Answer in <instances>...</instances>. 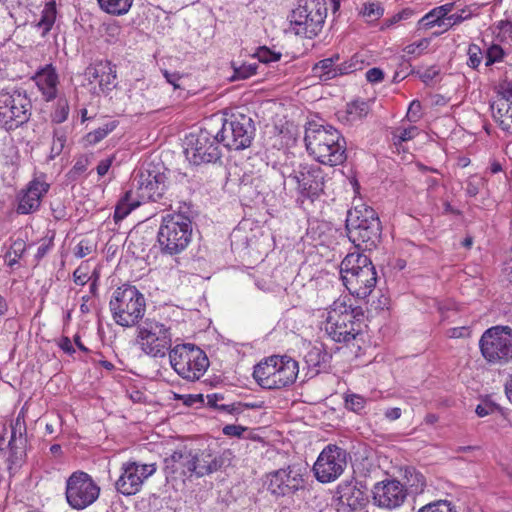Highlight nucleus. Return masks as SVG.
<instances>
[{"mask_svg": "<svg viewBox=\"0 0 512 512\" xmlns=\"http://www.w3.org/2000/svg\"><path fill=\"white\" fill-rule=\"evenodd\" d=\"M67 142V131L65 128H55L53 131V141L51 145L50 158L59 156Z\"/></svg>", "mask_w": 512, "mask_h": 512, "instance_id": "obj_38", "label": "nucleus"}, {"mask_svg": "<svg viewBox=\"0 0 512 512\" xmlns=\"http://www.w3.org/2000/svg\"><path fill=\"white\" fill-rule=\"evenodd\" d=\"M31 109V100L25 92H0V125L6 131H13L27 123L31 117Z\"/></svg>", "mask_w": 512, "mask_h": 512, "instance_id": "obj_11", "label": "nucleus"}, {"mask_svg": "<svg viewBox=\"0 0 512 512\" xmlns=\"http://www.w3.org/2000/svg\"><path fill=\"white\" fill-rule=\"evenodd\" d=\"M192 455H195L193 473L197 477L212 474L220 470L225 463L222 455L208 447L204 449L192 447Z\"/></svg>", "mask_w": 512, "mask_h": 512, "instance_id": "obj_26", "label": "nucleus"}, {"mask_svg": "<svg viewBox=\"0 0 512 512\" xmlns=\"http://www.w3.org/2000/svg\"><path fill=\"white\" fill-rule=\"evenodd\" d=\"M116 122L112 121L104 124L102 127L95 129L94 131L87 134V141L90 144H97L104 139L109 133L116 128Z\"/></svg>", "mask_w": 512, "mask_h": 512, "instance_id": "obj_43", "label": "nucleus"}, {"mask_svg": "<svg viewBox=\"0 0 512 512\" xmlns=\"http://www.w3.org/2000/svg\"><path fill=\"white\" fill-rule=\"evenodd\" d=\"M347 466L345 449L329 444L319 454L313 466L316 479L321 483H330L339 478Z\"/></svg>", "mask_w": 512, "mask_h": 512, "instance_id": "obj_16", "label": "nucleus"}, {"mask_svg": "<svg viewBox=\"0 0 512 512\" xmlns=\"http://www.w3.org/2000/svg\"><path fill=\"white\" fill-rule=\"evenodd\" d=\"M156 472V464H143L128 461L121 466V474L115 482L117 492L125 495H135L140 491L144 482Z\"/></svg>", "mask_w": 512, "mask_h": 512, "instance_id": "obj_17", "label": "nucleus"}, {"mask_svg": "<svg viewBox=\"0 0 512 512\" xmlns=\"http://www.w3.org/2000/svg\"><path fill=\"white\" fill-rule=\"evenodd\" d=\"M360 13L367 21H376L384 14V8L378 1L368 2L363 4Z\"/></svg>", "mask_w": 512, "mask_h": 512, "instance_id": "obj_41", "label": "nucleus"}, {"mask_svg": "<svg viewBox=\"0 0 512 512\" xmlns=\"http://www.w3.org/2000/svg\"><path fill=\"white\" fill-rule=\"evenodd\" d=\"M406 118L408 121L415 123L421 118V103L418 100H413L406 113Z\"/></svg>", "mask_w": 512, "mask_h": 512, "instance_id": "obj_55", "label": "nucleus"}, {"mask_svg": "<svg viewBox=\"0 0 512 512\" xmlns=\"http://www.w3.org/2000/svg\"><path fill=\"white\" fill-rule=\"evenodd\" d=\"M483 358L492 365H504L512 359V329L494 326L487 329L479 340Z\"/></svg>", "mask_w": 512, "mask_h": 512, "instance_id": "obj_10", "label": "nucleus"}, {"mask_svg": "<svg viewBox=\"0 0 512 512\" xmlns=\"http://www.w3.org/2000/svg\"><path fill=\"white\" fill-rule=\"evenodd\" d=\"M363 320L364 311L360 306L353 307L339 298L327 310L324 331L333 341L349 344L362 334Z\"/></svg>", "mask_w": 512, "mask_h": 512, "instance_id": "obj_2", "label": "nucleus"}, {"mask_svg": "<svg viewBox=\"0 0 512 512\" xmlns=\"http://www.w3.org/2000/svg\"><path fill=\"white\" fill-rule=\"evenodd\" d=\"M167 177L160 167L148 163L135 173L132 187L142 202H157L164 198L167 191Z\"/></svg>", "mask_w": 512, "mask_h": 512, "instance_id": "obj_14", "label": "nucleus"}, {"mask_svg": "<svg viewBox=\"0 0 512 512\" xmlns=\"http://www.w3.org/2000/svg\"><path fill=\"white\" fill-rule=\"evenodd\" d=\"M471 16L470 11L465 9L461 10L460 13H453L446 17V30L451 28L456 24H460L464 20L468 19Z\"/></svg>", "mask_w": 512, "mask_h": 512, "instance_id": "obj_53", "label": "nucleus"}, {"mask_svg": "<svg viewBox=\"0 0 512 512\" xmlns=\"http://www.w3.org/2000/svg\"><path fill=\"white\" fill-rule=\"evenodd\" d=\"M163 76L165 77L166 81L173 86V88L181 89V75L177 72H169L167 70L163 71Z\"/></svg>", "mask_w": 512, "mask_h": 512, "instance_id": "obj_59", "label": "nucleus"}, {"mask_svg": "<svg viewBox=\"0 0 512 512\" xmlns=\"http://www.w3.org/2000/svg\"><path fill=\"white\" fill-rule=\"evenodd\" d=\"M247 430L246 427L235 424H228L223 427L222 432L228 437H242L243 433Z\"/></svg>", "mask_w": 512, "mask_h": 512, "instance_id": "obj_56", "label": "nucleus"}, {"mask_svg": "<svg viewBox=\"0 0 512 512\" xmlns=\"http://www.w3.org/2000/svg\"><path fill=\"white\" fill-rule=\"evenodd\" d=\"M192 447L184 445L175 450L169 457L164 459V472L167 479H182L186 476H192L193 459Z\"/></svg>", "mask_w": 512, "mask_h": 512, "instance_id": "obj_22", "label": "nucleus"}, {"mask_svg": "<svg viewBox=\"0 0 512 512\" xmlns=\"http://www.w3.org/2000/svg\"><path fill=\"white\" fill-rule=\"evenodd\" d=\"M45 101H52L57 97L59 84L58 74L52 64L41 67L33 77Z\"/></svg>", "mask_w": 512, "mask_h": 512, "instance_id": "obj_28", "label": "nucleus"}, {"mask_svg": "<svg viewBox=\"0 0 512 512\" xmlns=\"http://www.w3.org/2000/svg\"><path fill=\"white\" fill-rule=\"evenodd\" d=\"M346 112L350 121L361 120L369 112V105L365 101H353L347 105Z\"/></svg>", "mask_w": 512, "mask_h": 512, "instance_id": "obj_40", "label": "nucleus"}, {"mask_svg": "<svg viewBox=\"0 0 512 512\" xmlns=\"http://www.w3.org/2000/svg\"><path fill=\"white\" fill-rule=\"evenodd\" d=\"M53 246V243H52V240H45L44 242H42L38 249H37V252L35 254V259L37 262H39L43 257L46 256V254L51 250Z\"/></svg>", "mask_w": 512, "mask_h": 512, "instance_id": "obj_62", "label": "nucleus"}, {"mask_svg": "<svg viewBox=\"0 0 512 512\" xmlns=\"http://www.w3.org/2000/svg\"><path fill=\"white\" fill-rule=\"evenodd\" d=\"M358 482L354 479L343 481L337 487V495L339 503L355 511L362 508L367 502V496L363 486H358Z\"/></svg>", "mask_w": 512, "mask_h": 512, "instance_id": "obj_27", "label": "nucleus"}, {"mask_svg": "<svg viewBox=\"0 0 512 512\" xmlns=\"http://www.w3.org/2000/svg\"><path fill=\"white\" fill-rule=\"evenodd\" d=\"M69 104L66 98H59L54 111L51 113V121L55 124L63 123L69 115Z\"/></svg>", "mask_w": 512, "mask_h": 512, "instance_id": "obj_42", "label": "nucleus"}, {"mask_svg": "<svg viewBox=\"0 0 512 512\" xmlns=\"http://www.w3.org/2000/svg\"><path fill=\"white\" fill-rule=\"evenodd\" d=\"M469 329L465 326L449 328L446 335L449 338H464L469 336Z\"/></svg>", "mask_w": 512, "mask_h": 512, "instance_id": "obj_61", "label": "nucleus"}, {"mask_svg": "<svg viewBox=\"0 0 512 512\" xmlns=\"http://www.w3.org/2000/svg\"><path fill=\"white\" fill-rule=\"evenodd\" d=\"M253 120L244 114H232L224 119L221 129L216 133L220 143L229 150H243L248 148L255 136Z\"/></svg>", "mask_w": 512, "mask_h": 512, "instance_id": "obj_12", "label": "nucleus"}, {"mask_svg": "<svg viewBox=\"0 0 512 512\" xmlns=\"http://www.w3.org/2000/svg\"><path fill=\"white\" fill-rule=\"evenodd\" d=\"M220 144L217 133L202 128L186 137V158L195 165L214 163L221 157Z\"/></svg>", "mask_w": 512, "mask_h": 512, "instance_id": "obj_13", "label": "nucleus"}, {"mask_svg": "<svg viewBox=\"0 0 512 512\" xmlns=\"http://www.w3.org/2000/svg\"><path fill=\"white\" fill-rule=\"evenodd\" d=\"M109 308L115 323L129 328L141 322L146 311V301L135 286L125 284L113 292Z\"/></svg>", "mask_w": 512, "mask_h": 512, "instance_id": "obj_6", "label": "nucleus"}, {"mask_svg": "<svg viewBox=\"0 0 512 512\" xmlns=\"http://www.w3.org/2000/svg\"><path fill=\"white\" fill-rule=\"evenodd\" d=\"M73 280L75 284L81 286L85 285L86 282L88 281L87 273L83 271V268L81 266L74 271Z\"/></svg>", "mask_w": 512, "mask_h": 512, "instance_id": "obj_64", "label": "nucleus"}, {"mask_svg": "<svg viewBox=\"0 0 512 512\" xmlns=\"http://www.w3.org/2000/svg\"><path fill=\"white\" fill-rule=\"evenodd\" d=\"M256 69L255 64H244L234 70L233 79H247L256 73Z\"/></svg>", "mask_w": 512, "mask_h": 512, "instance_id": "obj_54", "label": "nucleus"}, {"mask_svg": "<svg viewBox=\"0 0 512 512\" xmlns=\"http://www.w3.org/2000/svg\"><path fill=\"white\" fill-rule=\"evenodd\" d=\"M299 372L298 362L288 356H278L275 389L293 384Z\"/></svg>", "mask_w": 512, "mask_h": 512, "instance_id": "obj_30", "label": "nucleus"}, {"mask_svg": "<svg viewBox=\"0 0 512 512\" xmlns=\"http://www.w3.org/2000/svg\"><path fill=\"white\" fill-rule=\"evenodd\" d=\"M439 73L440 70L436 66H431L419 73V77L425 84H429Z\"/></svg>", "mask_w": 512, "mask_h": 512, "instance_id": "obj_58", "label": "nucleus"}, {"mask_svg": "<svg viewBox=\"0 0 512 512\" xmlns=\"http://www.w3.org/2000/svg\"><path fill=\"white\" fill-rule=\"evenodd\" d=\"M100 8L112 15L126 14L132 4L133 0H97Z\"/></svg>", "mask_w": 512, "mask_h": 512, "instance_id": "obj_35", "label": "nucleus"}, {"mask_svg": "<svg viewBox=\"0 0 512 512\" xmlns=\"http://www.w3.org/2000/svg\"><path fill=\"white\" fill-rule=\"evenodd\" d=\"M431 40L429 38H423L418 42L408 44L403 48V52L407 55L419 57L426 52Z\"/></svg>", "mask_w": 512, "mask_h": 512, "instance_id": "obj_45", "label": "nucleus"}, {"mask_svg": "<svg viewBox=\"0 0 512 512\" xmlns=\"http://www.w3.org/2000/svg\"><path fill=\"white\" fill-rule=\"evenodd\" d=\"M88 167V159L86 157H80L76 160L71 173L80 175L87 170Z\"/></svg>", "mask_w": 512, "mask_h": 512, "instance_id": "obj_63", "label": "nucleus"}, {"mask_svg": "<svg viewBox=\"0 0 512 512\" xmlns=\"http://www.w3.org/2000/svg\"><path fill=\"white\" fill-rule=\"evenodd\" d=\"M413 15V10L406 8L402 11L394 14L390 18L386 19L384 22V27L389 28L403 20L409 19Z\"/></svg>", "mask_w": 512, "mask_h": 512, "instance_id": "obj_52", "label": "nucleus"}, {"mask_svg": "<svg viewBox=\"0 0 512 512\" xmlns=\"http://www.w3.org/2000/svg\"><path fill=\"white\" fill-rule=\"evenodd\" d=\"M490 108L499 126L512 133V83L501 86L497 99L491 103Z\"/></svg>", "mask_w": 512, "mask_h": 512, "instance_id": "obj_24", "label": "nucleus"}, {"mask_svg": "<svg viewBox=\"0 0 512 512\" xmlns=\"http://www.w3.org/2000/svg\"><path fill=\"white\" fill-rule=\"evenodd\" d=\"M304 141L308 154L321 164L333 167L346 161L345 138L331 125L308 122Z\"/></svg>", "mask_w": 512, "mask_h": 512, "instance_id": "obj_1", "label": "nucleus"}, {"mask_svg": "<svg viewBox=\"0 0 512 512\" xmlns=\"http://www.w3.org/2000/svg\"><path fill=\"white\" fill-rule=\"evenodd\" d=\"M337 76L350 74L358 69H361V62L354 56L349 61L341 64H336Z\"/></svg>", "mask_w": 512, "mask_h": 512, "instance_id": "obj_50", "label": "nucleus"}, {"mask_svg": "<svg viewBox=\"0 0 512 512\" xmlns=\"http://www.w3.org/2000/svg\"><path fill=\"white\" fill-rule=\"evenodd\" d=\"M255 56L258 58V60L260 62L269 64V63L276 62V61L280 60L281 53L273 51L266 46H263V47H259L256 50Z\"/></svg>", "mask_w": 512, "mask_h": 512, "instance_id": "obj_49", "label": "nucleus"}, {"mask_svg": "<svg viewBox=\"0 0 512 512\" xmlns=\"http://www.w3.org/2000/svg\"><path fill=\"white\" fill-rule=\"evenodd\" d=\"M366 79L370 83H379L384 79V72L377 67L371 68L366 72Z\"/></svg>", "mask_w": 512, "mask_h": 512, "instance_id": "obj_60", "label": "nucleus"}, {"mask_svg": "<svg viewBox=\"0 0 512 512\" xmlns=\"http://www.w3.org/2000/svg\"><path fill=\"white\" fill-rule=\"evenodd\" d=\"M136 342L146 355L163 358L172 349L171 327L154 318H145L137 325Z\"/></svg>", "mask_w": 512, "mask_h": 512, "instance_id": "obj_8", "label": "nucleus"}, {"mask_svg": "<svg viewBox=\"0 0 512 512\" xmlns=\"http://www.w3.org/2000/svg\"><path fill=\"white\" fill-rule=\"evenodd\" d=\"M49 189L50 184L44 176L32 179L17 195V213L27 215L36 212Z\"/></svg>", "mask_w": 512, "mask_h": 512, "instance_id": "obj_20", "label": "nucleus"}, {"mask_svg": "<svg viewBox=\"0 0 512 512\" xmlns=\"http://www.w3.org/2000/svg\"><path fill=\"white\" fill-rule=\"evenodd\" d=\"M439 9L437 7L430 10L426 13L419 21L418 28L419 29H431L435 26H445L446 27V17L442 15V12H438Z\"/></svg>", "mask_w": 512, "mask_h": 512, "instance_id": "obj_36", "label": "nucleus"}, {"mask_svg": "<svg viewBox=\"0 0 512 512\" xmlns=\"http://www.w3.org/2000/svg\"><path fill=\"white\" fill-rule=\"evenodd\" d=\"M341 279L352 295L364 299L371 294L377 273L370 258L361 253H350L340 264Z\"/></svg>", "mask_w": 512, "mask_h": 512, "instance_id": "obj_4", "label": "nucleus"}, {"mask_svg": "<svg viewBox=\"0 0 512 512\" xmlns=\"http://www.w3.org/2000/svg\"><path fill=\"white\" fill-rule=\"evenodd\" d=\"M56 14L55 1L47 2L42 10L41 18L37 23V26L42 29V36H45L51 30L56 20Z\"/></svg>", "mask_w": 512, "mask_h": 512, "instance_id": "obj_34", "label": "nucleus"}, {"mask_svg": "<svg viewBox=\"0 0 512 512\" xmlns=\"http://www.w3.org/2000/svg\"><path fill=\"white\" fill-rule=\"evenodd\" d=\"M483 185V179L476 176L470 177L466 182L465 192L469 197H475Z\"/></svg>", "mask_w": 512, "mask_h": 512, "instance_id": "obj_51", "label": "nucleus"}, {"mask_svg": "<svg viewBox=\"0 0 512 512\" xmlns=\"http://www.w3.org/2000/svg\"><path fill=\"white\" fill-rule=\"evenodd\" d=\"M339 8L340 0H299L289 16V30L311 39L321 32L328 10L335 14Z\"/></svg>", "mask_w": 512, "mask_h": 512, "instance_id": "obj_3", "label": "nucleus"}, {"mask_svg": "<svg viewBox=\"0 0 512 512\" xmlns=\"http://www.w3.org/2000/svg\"><path fill=\"white\" fill-rule=\"evenodd\" d=\"M372 495L374 505L381 509L394 510L404 504L408 493L400 481L385 479L374 485Z\"/></svg>", "mask_w": 512, "mask_h": 512, "instance_id": "obj_19", "label": "nucleus"}, {"mask_svg": "<svg viewBox=\"0 0 512 512\" xmlns=\"http://www.w3.org/2000/svg\"><path fill=\"white\" fill-rule=\"evenodd\" d=\"M90 82H98L102 92L108 93L116 86V66L110 61L101 60L90 64L84 72Z\"/></svg>", "mask_w": 512, "mask_h": 512, "instance_id": "obj_25", "label": "nucleus"}, {"mask_svg": "<svg viewBox=\"0 0 512 512\" xmlns=\"http://www.w3.org/2000/svg\"><path fill=\"white\" fill-rule=\"evenodd\" d=\"M505 51L498 44L490 45L485 52V66L489 67L495 63L503 61Z\"/></svg>", "mask_w": 512, "mask_h": 512, "instance_id": "obj_44", "label": "nucleus"}, {"mask_svg": "<svg viewBox=\"0 0 512 512\" xmlns=\"http://www.w3.org/2000/svg\"><path fill=\"white\" fill-rule=\"evenodd\" d=\"M11 435L8 442L7 462L8 468L18 465L25 456L26 448V423L20 414L10 424Z\"/></svg>", "mask_w": 512, "mask_h": 512, "instance_id": "obj_23", "label": "nucleus"}, {"mask_svg": "<svg viewBox=\"0 0 512 512\" xmlns=\"http://www.w3.org/2000/svg\"><path fill=\"white\" fill-rule=\"evenodd\" d=\"M366 405V399L359 394H347L345 396V407L353 412L360 413Z\"/></svg>", "mask_w": 512, "mask_h": 512, "instance_id": "obj_48", "label": "nucleus"}, {"mask_svg": "<svg viewBox=\"0 0 512 512\" xmlns=\"http://www.w3.org/2000/svg\"><path fill=\"white\" fill-rule=\"evenodd\" d=\"M278 355H273L257 364L253 371L256 382L264 389H275Z\"/></svg>", "mask_w": 512, "mask_h": 512, "instance_id": "obj_29", "label": "nucleus"}, {"mask_svg": "<svg viewBox=\"0 0 512 512\" xmlns=\"http://www.w3.org/2000/svg\"><path fill=\"white\" fill-rule=\"evenodd\" d=\"M92 252V246L88 240H81L75 247V256L83 258Z\"/></svg>", "mask_w": 512, "mask_h": 512, "instance_id": "obj_57", "label": "nucleus"}, {"mask_svg": "<svg viewBox=\"0 0 512 512\" xmlns=\"http://www.w3.org/2000/svg\"><path fill=\"white\" fill-rule=\"evenodd\" d=\"M141 203L142 200L138 198L133 188L126 191L116 205L114 212L115 221L124 219L132 210L140 206Z\"/></svg>", "mask_w": 512, "mask_h": 512, "instance_id": "obj_32", "label": "nucleus"}, {"mask_svg": "<svg viewBox=\"0 0 512 512\" xmlns=\"http://www.w3.org/2000/svg\"><path fill=\"white\" fill-rule=\"evenodd\" d=\"M467 56V65L472 69H477L484 58V54L481 48L476 44L469 45L467 50Z\"/></svg>", "mask_w": 512, "mask_h": 512, "instance_id": "obj_46", "label": "nucleus"}, {"mask_svg": "<svg viewBox=\"0 0 512 512\" xmlns=\"http://www.w3.org/2000/svg\"><path fill=\"white\" fill-rule=\"evenodd\" d=\"M26 250V243L22 239L15 240L5 254V261L9 267L18 263Z\"/></svg>", "mask_w": 512, "mask_h": 512, "instance_id": "obj_39", "label": "nucleus"}, {"mask_svg": "<svg viewBox=\"0 0 512 512\" xmlns=\"http://www.w3.org/2000/svg\"><path fill=\"white\" fill-rule=\"evenodd\" d=\"M189 398L191 400L193 399V401L199 400L205 403L208 407L213 408L221 413H226L230 415L240 414L241 407L239 405H233V403H223L224 395L220 393L208 394L205 396V398L202 394L196 395L195 397L190 395Z\"/></svg>", "mask_w": 512, "mask_h": 512, "instance_id": "obj_31", "label": "nucleus"}, {"mask_svg": "<svg viewBox=\"0 0 512 512\" xmlns=\"http://www.w3.org/2000/svg\"><path fill=\"white\" fill-rule=\"evenodd\" d=\"M169 359L174 371L189 381L199 380L209 367L206 353L191 343L173 347L169 351Z\"/></svg>", "mask_w": 512, "mask_h": 512, "instance_id": "obj_9", "label": "nucleus"}, {"mask_svg": "<svg viewBox=\"0 0 512 512\" xmlns=\"http://www.w3.org/2000/svg\"><path fill=\"white\" fill-rule=\"evenodd\" d=\"M418 512H456L451 502L439 500L421 507Z\"/></svg>", "mask_w": 512, "mask_h": 512, "instance_id": "obj_47", "label": "nucleus"}, {"mask_svg": "<svg viewBox=\"0 0 512 512\" xmlns=\"http://www.w3.org/2000/svg\"><path fill=\"white\" fill-rule=\"evenodd\" d=\"M303 485L301 469L295 465L279 469L270 474L268 490L277 496L292 494Z\"/></svg>", "mask_w": 512, "mask_h": 512, "instance_id": "obj_21", "label": "nucleus"}, {"mask_svg": "<svg viewBox=\"0 0 512 512\" xmlns=\"http://www.w3.org/2000/svg\"><path fill=\"white\" fill-rule=\"evenodd\" d=\"M297 183V190L302 197L314 200L324 192V171L314 164H300L289 176Z\"/></svg>", "mask_w": 512, "mask_h": 512, "instance_id": "obj_18", "label": "nucleus"}, {"mask_svg": "<svg viewBox=\"0 0 512 512\" xmlns=\"http://www.w3.org/2000/svg\"><path fill=\"white\" fill-rule=\"evenodd\" d=\"M338 60V55L320 60L312 68L313 75L318 77L321 81H328L337 77L336 62Z\"/></svg>", "mask_w": 512, "mask_h": 512, "instance_id": "obj_33", "label": "nucleus"}, {"mask_svg": "<svg viewBox=\"0 0 512 512\" xmlns=\"http://www.w3.org/2000/svg\"><path fill=\"white\" fill-rule=\"evenodd\" d=\"M192 237V221L184 213L163 216L157 239L164 254L175 255L187 248Z\"/></svg>", "mask_w": 512, "mask_h": 512, "instance_id": "obj_7", "label": "nucleus"}, {"mask_svg": "<svg viewBox=\"0 0 512 512\" xmlns=\"http://www.w3.org/2000/svg\"><path fill=\"white\" fill-rule=\"evenodd\" d=\"M419 133L420 130L415 125L398 127L392 131V141L395 146H401L404 142L414 139Z\"/></svg>", "mask_w": 512, "mask_h": 512, "instance_id": "obj_37", "label": "nucleus"}, {"mask_svg": "<svg viewBox=\"0 0 512 512\" xmlns=\"http://www.w3.org/2000/svg\"><path fill=\"white\" fill-rule=\"evenodd\" d=\"M99 494L100 487L86 472L76 471L67 479L66 499L73 509H85L98 499Z\"/></svg>", "mask_w": 512, "mask_h": 512, "instance_id": "obj_15", "label": "nucleus"}, {"mask_svg": "<svg viewBox=\"0 0 512 512\" xmlns=\"http://www.w3.org/2000/svg\"><path fill=\"white\" fill-rule=\"evenodd\" d=\"M346 230L349 240L356 247L372 249L380 241L382 226L377 212L361 204L347 212Z\"/></svg>", "mask_w": 512, "mask_h": 512, "instance_id": "obj_5", "label": "nucleus"}]
</instances>
